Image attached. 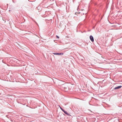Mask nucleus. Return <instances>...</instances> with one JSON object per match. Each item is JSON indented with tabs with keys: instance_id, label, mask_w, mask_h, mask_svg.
<instances>
[{
	"instance_id": "1",
	"label": "nucleus",
	"mask_w": 122,
	"mask_h": 122,
	"mask_svg": "<svg viewBox=\"0 0 122 122\" xmlns=\"http://www.w3.org/2000/svg\"><path fill=\"white\" fill-rule=\"evenodd\" d=\"M90 38L91 41L93 42L94 41V39L93 37L92 36H90Z\"/></svg>"
},
{
	"instance_id": "2",
	"label": "nucleus",
	"mask_w": 122,
	"mask_h": 122,
	"mask_svg": "<svg viewBox=\"0 0 122 122\" xmlns=\"http://www.w3.org/2000/svg\"><path fill=\"white\" fill-rule=\"evenodd\" d=\"M122 87V86H118L117 87H115V88H114V89H119L121 88Z\"/></svg>"
},
{
	"instance_id": "3",
	"label": "nucleus",
	"mask_w": 122,
	"mask_h": 122,
	"mask_svg": "<svg viewBox=\"0 0 122 122\" xmlns=\"http://www.w3.org/2000/svg\"><path fill=\"white\" fill-rule=\"evenodd\" d=\"M53 54L55 55H59V53H53Z\"/></svg>"
},
{
	"instance_id": "4",
	"label": "nucleus",
	"mask_w": 122,
	"mask_h": 122,
	"mask_svg": "<svg viewBox=\"0 0 122 122\" xmlns=\"http://www.w3.org/2000/svg\"><path fill=\"white\" fill-rule=\"evenodd\" d=\"M60 107V109L63 111L65 113H66L65 112V111H64V110L62 108H61V107Z\"/></svg>"
},
{
	"instance_id": "5",
	"label": "nucleus",
	"mask_w": 122,
	"mask_h": 122,
	"mask_svg": "<svg viewBox=\"0 0 122 122\" xmlns=\"http://www.w3.org/2000/svg\"><path fill=\"white\" fill-rule=\"evenodd\" d=\"M63 53H59V55H63Z\"/></svg>"
},
{
	"instance_id": "6",
	"label": "nucleus",
	"mask_w": 122,
	"mask_h": 122,
	"mask_svg": "<svg viewBox=\"0 0 122 122\" xmlns=\"http://www.w3.org/2000/svg\"><path fill=\"white\" fill-rule=\"evenodd\" d=\"M56 37L58 39H59V37L57 36H56Z\"/></svg>"
}]
</instances>
